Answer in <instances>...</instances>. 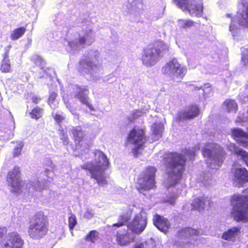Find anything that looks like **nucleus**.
Returning <instances> with one entry per match:
<instances>
[{
	"label": "nucleus",
	"instance_id": "nucleus-1",
	"mask_svg": "<svg viewBox=\"0 0 248 248\" xmlns=\"http://www.w3.org/2000/svg\"><path fill=\"white\" fill-rule=\"evenodd\" d=\"M54 173L48 169L44 172L40 174L36 180L26 181L22 185L20 180V172L18 167H15L13 170L8 172L7 176L8 185L10 186V190L13 193L28 192L29 194L34 195V192H40L46 187L47 184L52 179Z\"/></svg>",
	"mask_w": 248,
	"mask_h": 248
},
{
	"label": "nucleus",
	"instance_id": "nucleus-2",
	"mask_svg": "<svg viewBox=\"0 0 248 248\" xmlns=\"http://www.w3.org/2000/svg\"><path fill=\"white\" fill-rule=\"evenodd\" d=\"M186 162L183 155L177 153H170L165 155L164 164L166 166V171L168 174V191H171L168 197L167 202L173 205L175 200L180 193L179 190H176L174 186L180 180Z\"/></svg>",
	"mask_w": 248,
	"mask_h": 248
},
{
	"label": "nucleus",
	"instance_id": "nucleus-3",
	"mask_svg": "<svg viewBox=\"0 0 248 248\" xmlns=\"http://www.w3.org/2000/svg\"><path fill=\"white\" fill-rule=\"evenodd\" d=\"M94 154V160L85 163L81 167L86 170L87 175L95 179L99 185L103 186L107 184L105 170L108 167V160L104 153L100 150H96Z\"/></svg>",
	"mask_w": 248,
	"mask_h": 248
},
{
	"label": "nucleus",
	"instance_id": "nucleus-4",
	"mask_svg": "<svg viewBox=\"0 0 248 248\" xmlns=\"http://www.w3.org/2000/svg\"><path fill=\"white\" fill-rule=\"evenodd\" d=\"M100 53L93 49L85 53L79 62L78 71L84 76H89L91 80L97 81L103 75L102 68L97 64Z\"/></svg>",
	"mask_w": 248,
	"mask_h": 248
},
{
	"label": "nucleus",
	"instance_id": "nucleus-5",
	"mask_svg": "<svg viewBox=\"0 0 248 248\" xmlns=\"http://www.w3.org/2000/svg\"><path fill=\"white\" fill-rule=\"evenodd\" d=\"M83 30L78 35V37L68 41L67 51L74 53L85 47V45H90L94 41V33L90 27V22L85 20L82 22Z\"/></svg>",
	"mask_w": 248,
	"mask_h": 248
},
{
	"label": "nucleus",
	"instance_id": "nucleus-6",
	"mask_svg": "<svg viewBox=\"0 0 248 248\" xmlns=\"http://www.w3.org/2000/svg\"><path fill=\"white\" fill-rule=\"evenodd\" d=\"M227 18H230L229 30L234 37L240 32V26L248 29V1L240 0L238 5L237 17H233L232 14H227Z\"/></svg>",
	"mask_w": 248,
	"mask_h": 248
},
{
	"label": "nucleus",
	"instance_id": "nucleus-7",
	"mask_svg": "<svg viewBox=\"0 0 248 248\" xmlns=\"http://www.w3.org/2000/svg\"><path fill=\"white\" fill-rule=\"evenodd\" d=\"M202 154L206 158L208 167L213 170L219 169L225 159V151L215 143L206 144L202 150Z\"/></svg>",
	"mask_w": 248,
	"mask_h": 248
},
{
	"label": "nucleus",
	"instance_id": "nucleus-8",
	"mask_svg": "<svg viewBox=\"0 0 248 248\" xmlns=\"http://www.w3.org/2000/svg\"><path fill=\"white\" fill-rule=\"evenodd\" d=\"M169 46L163 41H157L143 50L141 57L142 63L147 67L155 65L166 53Z\"/></svg>",
	"mask_w": 248,
	"mask_h": 248
},
{
	"label": "nucleus",
	"instance_id": "nucleus-9",
	"mask_svg": "<svg viewBox=\"0 0 248 248\" xmlns=\"http://www.w3.org/2000/svg\"><path fill=\"white\" fill-rule=\"evenodd\" d=\"M231 203L233 206L232 215L237 221H248V196L233 195Z\"/></svg>",
	"mask_w": 248,
	"mask_h": 248
},
{
	"label": "nucleus",
	"instance_id": "nucleus-10",
	"mask_svg": "<svg viewBox=\"0 0 248 248\" xmlns=\"http://www.w3.org/2000/svg\"><path fill=\"white\" fill-rule=\"evenodd\" d=\"M28 233L33 239L43 237L48 231L47 218L42 212L37 213L30 223Z\"/></svg>",
	"mask_w": 248,
	"mask_h": 248
},
{
	"label": "nucleus",
	"instance_id": "nucleus-11",
	"mask_svg": "<svg viewBox=\"0 0 248 248\" xmlns=\"http://www.w3.org/2000/svg\"><path fill=\"white\" fill-rule=\"evenodd\" d=\"M156 169L154 167H149L140 174L138 179L137 188L140 193L144 195L145 191L153 189L155 187V174Z\"/></svg>",
	"mask_w": 248,
	"mask_h": 248
},
{
	"label": "nucleus",
	"instance_id": "nucleus-12",
	"mask_svg": "<svg viewBox=\"0 0 248 248\" xmlns=\"http://www.w3.org/2000/svg\"><path fill=\"white\" fill-rule=\"evenodd\" d=\"M68 90L71 98L78 99L91 111L94 110L88 97L89 89L87 86H80L77 84H71L68 86Z\"/></svg>",
	"mask_w": 248,
	"mask_h": 248
},
{
	"label": "nucleus",
	"instance_id": "nucleus-13",
	"mask_svg": "<svg viewBox=\"0 0 248 248\" xmlns=\"http://www.w3.org/2000/svg\"><path fill=\"white\" fill-rule=\"evenodd\" d=\"M162 72L171 78H183L187 72V68L182 65L176 59L174 58L162 68Z\"/></svg>",
	"mask_w": 248,
	"mask_h": 248
},
{
	"label": "nucleus",
	"instance_id": "nucleus-14",
	"mask_svg": "<svg viewBox=\"0 0 248 248\" xmlns=\"http://www.w3.org/2000/svg\"><path fill=\"white\" fill-rule=\"evenodd\" d=\"M183 11H186L191 16L200 17L202 14V6L200 0H174Z\"/></svg>",
	"mask_w": 248,
	"mask_h": 248
},
{
	"label": "nucleus",
	"instance_id": "nucleus-15",
	"mask_svg": "<svg viewBox=\"0 0 248 248\" xmlns=\"http://www.w3.org/2000/svg\"><path fill=\"white\" fill-rule=\"evenodd\" d=\"M147 224L146 213L140 211L136 214L132 221L129 222L126 226L134 234H140L145 229Z\"/></svg>",
	"mask_w": 248,
	"mask_h": 248
},
{
	"label": "nucleus",
	"instance_id": "nucleus-16",
	"mask_svg": "<svg viewBox=\"0 0 248 248\" xmlns=\"http://www.w3.org/2000/svg\"><path fill=\"white\" fill-rule=\"evenodd\" d=\"M24 241L17 232L9 233L0 240V248H22Z\"/></svg>",
	"mask_w": 248,
	"mask_h": 248
},
{
	"label": "nucleus",
	"instance_id": "nucleus-17",
	"mask_svg": "<svg viewBox=\"0 0 248 248\" xmlns=\"http://www.w3.org/2000/svg\"><path fill=\"white\" fill-rule=\"evenodd\" d=\"M145 140L144 133L142 130L140 129H133L127 138L128 142L135 146L133 149L135 153H137L142 147Z\"/></svg>",
	"mask_w": 248,
	"mask_h": 248
},
{
	"label": "nucleus",
	"instance_id": "nucleus-18",
	"mask_svg": "<svg viewBox=\"0 0 248 248\" xmlns=\"http://www.w3.org/2000/svg\"><path fill=\"white\" fill-rule=\"evenodd\" d=\"M202 234L201 231L194 230L191 228H186L180 230L177 233L180 239H187L186 243L188 242L193 245L198 244L197 241L200 240V234Z\"/></svg>",
	"mask_w": 248,
	"mask_h": 248
},
{
	"label": "nucleus",
	"instance_id": "nucleus-19",
	"mask_svg": "<svg viewBox=\"0 0 248 248\" xmlns=\"http://www.w3.org/2000/svg\"><path fill=\"white\" fill-rule=\"evenodd\" d=\"M116 241L118 245L123 246H126L133 242L135 239L134 234L126 226L117 231Z\"/></svg>",
	"mask_w": 248,
	"mask_h": 248
},
{
	"label": "nucleus",
	"instance_id": "nucleus-20",
	"mask_svg": "<svg viewBox=\"0 0 248 248\" xmlns=\"http://www.w3.org/2000/svg\"><path fill=\"white\" fill-rule=\"evenodd\" d=\"M200 112V109L196 105H191L185 109L178 112L176 121L180 123L182 121L193 119L197 117Z\"/></svg>",
	"mask_w": 248,
	"mask_h": 248
},
{
	"label": "nucleus",
	"instance_id": "nucleus-21",
	"mask_svg": "<svg viewBox=\"0 0 248 248\" xmlns=\"http://www.w3.org/2000/svg\"><path fill=\"white\" fill-rule=\"evenodd\" d=\"M32 61L34 63L40 67V71L39 72V77L40 78H46V77L50 78L52 74L54 73V71L52 68H45V61L39 56L34 55L31 58Z\"/></svg>",
	"mask_w": 248,
	"mask_h": 248
},
{
	"label": "nucleus",
	"instance_id": "nucleus-22",
	"mask_svg": "<svg viewBox=\"0 0 248 248\" xmlns=\"http://www.w3.org/2000/svg\"><path fill=\"white\" fill-rule=\"evenodd\" d=\"M210 199L204 195L195 199L191 203L193 209L199 212L202 211L205 207H210Z\"/></svg>",
	"mask_w": 248,
	"mask_h": 248
},
{
	"label": "nucleus",
	"instance_id": "nucleus-23",
	"mask_svg": "<svg viewBox=\"0 0 248 248\" xmlns=\"http://www.w3.org/2000/svg\"><path fill=\"white\" fill-rule=\"evenodd\" d=\"M233 173L234 180L238 184V187L242 186L244 183L248 182V172L246 169L244 168H236Z\"/></svg>",
	"mask_w": 248,
	"mask_h": 248
},
{
	"label": "nucleus",
	"instance_id": "nucleus-24",
	"mask_svg": "<svg viewBox=\"0 0 248 248\" xmlns=\"http://www.w3.org/2000/svg\"><path fill=\"white\" fill-rule=\"evenodd\" d=\"M145 0H128L129 12L131 16H139L142 11V2Z\"/></svg>",
	"mask_w": 248,
	"mask_h": 248
},
{
	"label": "nucleus",
	"instance_id": "nucleus-25",
	"mask_svg": "<svg viewBox=\"0 0 248 248\" xmlns=\"http://www.w3.org/2000/svg\"><path fill=\"white\" fill-rule=\"evenodd\" d=\"M154 223L160 231L166 232L170 226L169 220L161 216L156 215L154 218Z\"/></svg>",
	"mask_w": 248,
	"mask_h": 248
},
{
	"label": "nucleus",
	"instance_id": "nucleus-26",
	"mask_svg": "<svg viewBox=\"0 0 248 248\" xmlns=\"http://www.w3.org/2000/svg\"><path fill=\"white\" fill-rule=\"evenodd\" d=\"M231 148H232L231 150L237 156L238 159L243 161L248 167V153L234 144Z\"/></svg>",
	"mask_w": 248,
	"mask_h": 248
},
{
	"label": "nucleus",
	"instance_id": "nucleus-27",
	"mask_svg": "<svg viewBox=\"0 0 248 248\" xmlns=\"http://www.w3.org/2000/svg\"><path fill=\"white\" fill-rule=\"evenodd\" d=\"M11 47V46H8L5 48V52L0 67V70L2 72H9L10 71L11 64L9 59V53Z\"/></svg>",
	"mask_w": 248,
	"mask_h": 248
},
{
	"label": "nucleus",
	"instance_id": "nucleus-28",
	"mask_svg": "<svg viewBox=\"0 0 248 248\" xmlns=\"http://www.w3.org/2000/svg\"><path fill=\"white\" fill-rule=\"evenodd\" d=\"M152 139L154 141L157 140L162 137L164 126L161 123H154L151 127Z\"/></svg>",
	"mask_w": 248,
	"mask_h": 248
},
{
	"label": "nucleus",
	"instance_id": "nucleus-29",
	"mask_svg": "<svg viewBox=\"0 0 248 248\" xmlns=\"http://www.w3.org/2000/svg\"><path fill=\"white\" fill-rule=\"evenodd\" d=\"M132 214V212L130 210L123 213L119 216L118 222L113 224L112 227H120L126 224L130 219Z\"/></svg>",
	"mask_w": 248,
	"mask_h": 248
},
{
	"label": "nucleus",
	"instance_id": "nucleus-30",
	"mask_svg": "<svg viewBox=\"0 0 248 248\" xmlns=\"http://www.w3.org/2000/svg\"><path fill=\"white\" fill-rule=\"evenodd\" d=\"M240 228L236 227L229 229L227 231L223 232L222 238L228 241H233L240 232Z\"/></svg>",
	"mask_w": 248,
	"mask_h": 248
},
{
	"label": "nucleus",
	"instance_id": "nucleus-31",
	"mask_svg": "<svg viewBox=\"0 0 248 248\" xmlns=\"http://www.w3.org/2000/svg\"><path fill=\"white\" fill-rule=\"evenodd\" d=\"M71 132L76 143H79L83 139L85 134L80 126L73 127Z\"/></svg>",
	"mask_w": 248,
	"mask_h": 248
},
{
	"label": "nucleus",
	"instance_id": "nucleus-32",
	"mask_svg": "<svg viewBox=\"0 0 248 248\" xmlns=\"http://www.w3.org/2000/svg\"><path fill=\"white\" fill-rule=\"evenodd\" d=\"M194 90L200 91V93H202L204 98L208 97L212 93V88L209 83H206L200 87H194Z\"/></svg>",
	"mask_w": 248,
	"mask_h": 248
},
{
	"label": "nucleus",
	"instance_id": "nucleus-33",
	"mask_svg": "<svg viewBox=\"0 0 248 248\" xmlns=\"http://www.w3.org/2000/svg\"><path fill=\"white\" fill-rule=\"evenodd\" d=\"M26 31V28L23 27L15 29L11 33V39L12 40H17L24 35Z\"/></svg>",
	"mask_w": 248,
	"mask_h": 248
},
{
	"label": "nucleus",
	"instance_id": "nucleus-34",
	"mask_svg": "<svg viewBox=\"0 0 248 248\" xmlns=\"http://www.w3.org/2000/svg\"><path fill=\"white\" fill-rule=\"evenodd\" d=\"M224 106L229 112H235L237 110V104L234 100L232 99L226 100L224 102Z\"/></svg>",
	"mask_w": 248,
	"mask_h": 248
},
{
	"label": "nucleus",
	"instance_id": "nucleus-35",
	"mask_svg": "<svg viewBox=\"0 0 248 248\" xmlns=\"http://www.w3.org/2000/svg\"><path fill=\"white\" fill-rule=\"evenodd\" d=\"M155 245L153 239L150 238L142 243L136 244L134 248H153Z\"/></svg>",
	"mask_w": 248,
	"mask_h": 248
},
{
	"label": "nucleus",
	"instance_id": "nucleus-36",
	"mask_svg": "<svg viewBox=\"0 0 248 248\" xmlns=\"http://www.w3.org/2000/svg\"><path fill=\"white\" fill-rule=\"evenodd\" d=\"M199 150L200 146L199 145H196L194 148L192 150L189 149H185L182 151V152L185 155L188 157L189 159L193 160L194 159L196 155L195 151Z\"/></svg>",
	"mask_w": 248,
	"mask_h": 248
},
{
	"label": "nucleus",
	"instance_id": "nucleus-37",
	"mask_svg": "<svg viewBox=\"0 0 248 248\" xmlns=\"http://www.w3.org/2000/svg\"><path fill=\"white\" fill-rule=\"evenodd\" d=\"M52 116L59 124L65 119V115L61 111H55L54 110L52 112Z\"/></svg>",
	"mask_w": 248,
	"mask_h": 248
},
{
	"label": "nucleus",
	"instance_id": "nucleus-38",
	"mask_svg": "<svg viewBox=\"0 0 248 248\" xmlns=\"http://www.w3.org/2000/svg\"><path fill=\"white\" fill-rule=\"evenodd\" d=\"M57 93L52 92L50 93L49 99H48V103L49 106L52 108L55 109L58 104V102L56 100L57 97Z\"/></svg>",
	"mask_w": 248,
	"mask_h": 248
},
{
	"label": "nucleus",
	"instance_id": "nucleus-39",
	"mask_svg": "<svg viewBox=\"0 0 248 248\" xmlns=\"http://www.w3.org/2000/svg\"><path fill=\"white\" fill-rule=\"evenodd\" d=\"M193 23L194 22L190 20L179 19L178 20V26L180 28H190L193 25Z\"/></svg>",
	"mask_w": 248,
	"mask_h": 248
},
{
	"label": "nucleus",
	"instance_id": "nucleus-40",
	"mask_svg": "<svg viewBox=\"0 0 248 248\" xmlns=\"http://www.w3.org/2000/svg\"><path fill=\"white\" fill-rule=\"evenodd\" d=\"M241 64L248 68V49L244 48L242 51Z\"/></svg>",
	"mask_w": 248,
	"mask_h": 248
},
{
	"label": "nucleus",
	"instance_id": "nucleus-41",
	"mask_svg": "<svg viewBox=\"0 0 248 248\" xmlns=\"http://www.w3.org/2000/svg\"><path fill=\"white\" fill-rule=\"evenodd\" d=\"M42 109L39 107H36L32 109L31 112H30V115L31 118L38 119L42 116Z\"/></svg>",
	"mask_w": 248,
	"mask_h": 248
},
{
	"label": "nucleus",
	"instance_id": "nucleus-42",
	"mask_svg": "<svg viewBox=\"0 0 248 248\" xmlns=\"http://www.w3.org/2000/svg\"><path fill=\"white\" fill-rule=\"evenodd\" d=\"M98 235V232L96 231H91L86 236V240L93 243L96 240Z\"/></svg>",
	"mask_w": 248,
	"mask_h": 248
},
{
	"label": "nucleus",
	"instance_id": "nucleus-43",
	"mask_svg": "<svg viewBox=\"0 0 248 248\" xmlns=\"http://www.w3.org/2000/svg\"><path fill=\"white\" fill-rule=\"evenodd\" d=\"M61 128H62L61 127L59 129V134L60 137V139L62 141L63 145H66L69 143V139L68 138L67 134L64 133V132L63 131V130L61 129Z\"/></svg>",
	"mask_w": 248,
	"mask_h": 248
},
{
	"label": "nucleus",
	"instance_id": "nucleus-44",
	"mask_svg": "<svg viewBox=\"0 0 248 248\" xmlns=\"http://www.w3.org/2000/svg\"><path fill=\"white\" fill-rule=\"evenodd\" d=\"M23 142L20 141L18 143L14 149L13 155L15 157L18 156L20 155L21 151L23 147Z\"/></svg>",
	"mask_w": 248,
	"mask_h": 248
},
{
	"label": "nucleus",
	"instance_id": "nucleus-45",
	"mask_svg": "<svg viewBox=\"0 0 248 248\" xmlns=\"http://www.w3.org/2000/svg\"><path fill=\"white\" fill-rule=\"evenodd\" d=\"M142 114V112L141 111L137 109L133 111V112L131 114V117L130 118V121H134V119H136L138 117L141 116Z\"/></svg>",
	"mask_w": 248,
	"mask_h": 248
},
{
	"label": "nucleus",
	"instance_id": "nucleus-46",
	"mask_svg": "<svg viewBox=\"0 0 248 248\" xmlns=\"http://www.w3.org/2000/svg\"><path fill=\"white\" fill-rule=\"evenodd\" d=\"M77 224V220L75 216H71L69 217V227L71 230H72Z\"/></svg>",
	"mask_w": 248,
	"mask_h": 248
},
{
	"label": "nucleus",
	"instance_id": "nucleus-47",
	"mask_svg": "<svg viewBox=\"0 0 248 248\" xmlns=\"http://www.w3.org/2000/svg\"><path fill=\"white\" fill-rule=\"evenodd\" d=\"M65 104L66 106V108L69 110V111L72 113V114L74 116V118L75 119H78V115L75 112V111L73 110L72 107L69 105V104L66 102L64 100Z\"/></svg>",
	"mask_w": 248,
	"mask_h": 248
},
{
	"label": "nucleus",
	"instance_id": "nucleus-48",
	"mask_svg": "<svg viewBox=\"0 0 248 248\" xmlns=\"http://www.w3.org/2000/svg\"><path fill=\"white\" fill-rule=\"evenodd\" d=\"M117 78L116 76H114L113 74L109 75L105 77L104 80L105 81L109 82V83H112L116 80Z\"/></svg>",
	"mask_w": 248,
	"mask_h": 248
},
{
	"label": "nucleus",
	"instance_id": "nucleus-49",
	"mask_svg": "<svg viewBox=\"0 0 248 248\" xmlns=\"http://www.w3.org/2000/svg\"><path fill=\"white\" fill-rule=\"evenodd\" d=\"M93 216V213L92 212V211L87 210L85 213L84 214V217L87 219H91Z\"/></svg>",
	"mask_w": 248,
	"mask_h": 248
},
{
	"label": "nucleus",
	"instance_id": "nucleus-50",
	"mask_svg": "<svg viewBox=\"0 0 248 248\" xmlns=\"http://www.w3.org/2000/svg\"><path fill=\"white\" fill-rule=\"evenodd\" d=\"M7 229L6 228H0V239H2L4 235L6 233Z\"/></svg>",
	"mask_w": 248,
	"mask_h": 248
},
{
	"label": "nucleus",
	"instance_id": "nucleus-51",
	"mask_svg": "<svg viewBox=\"0 0 248 248\" xmlns=\"http://www.w3.org/2000/svg\"><path fill=\"white\" fill-rule=\"evenodd\" d=\"M62 17V18L63 17V14H59L56 17L55 23L58 24Z\"/></svg>",
	"mask_w": 248,
	"mask_h": 248
},
{
	"label": "nucleus",
	"instance_id": "nucleus-52",
	"mask_svg": "<svg viewBox=\"0 0 248 248\" xmlns=\"http://www.w3.org/2000/svg\"><path fill=\"white\" fill-rule=\"evenodd\" d=\"M248 118H246V117H241V116L240 115L238 117V119L236 120V122H245L246 121V120Z\"/></svg>",
	"mask_w": 248,
	"mask_h": 248
},
{
	"label": "nucleus",
	"instance_id": "nucleus-53",
	"mask_svg": "<svg viewBox=\"0 0 248 248\" xmlns=\"http://www.w3.org/2000/svg\"><path fill=\"white\" fill-rule=\"evenodd\" d=\"M219 60V56L218 54H215V56L213 58V61L215 62H218Z\"/></svg>",
	"mask_w": 248,
	"mask_h": 248
},
{
	"label": "nucleus",
	"instance_id": "nucleus-54",
	"mask_svg": "<svg viewBox=\"0 0 248 248\" xmlns=\"http://www.w3.org/2000/svg\"><path fill=\"white\" fill-rule=\"evenodd\" d=\"M37 100H38V98L36 96L32 97V101L34 103H38Z\"/></svg>",
	"mask_w": 248,
	"mask_h": 248
}]
</instances>
